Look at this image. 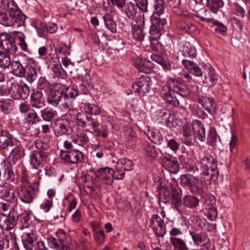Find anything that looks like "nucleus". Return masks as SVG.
I'll return each instance as SVG.
<instances>
[{
  "label": "nucleus",
  "instance_id": "f257e3e1",
  "mask_svg": "<svg viewBox=\"0 0 250 250\" xmlns=\"http://www.w3.org/2000/svg\"><path fill=\"white\" fill-rule=\"evenodd\" d=\"M26 16L13 0H0V23L6 26H24Z\"/></svg>",
  "mask_w": 250,
  "mask_h": 250
},
{
  "label": "nucleus",
  "instance_id": "f03ea898",
  "mask_svg": "<svg viewBox=\"0 0 250 250\" xmlns=\"http://www.w3.org/2000/svg\"><path fill=\"white\" fill-rule=\"evenodd\" d=\"M164 98L172 105L177 106L183 98H187L189 92L184 85L175 80H170L167 86L164 88Z\"/></svg>",
  "mask_w": 250,
  "mask_h": 250
},
{
  "label": "nucleus",
  "instance_id": "7ed1b4c3",
  "mask_svg": "<svg viewBox=\"0 0 250 250\" xmlns=\"http://www.w3.org/2000/svg\"><path fill=\"white\" fill-rule=\"evenodd\" d=\"M49 247L55 250H68V241L66 233L60 229L56 232L55 237L47 238Z\"/></svg>",
  "mask_w": 250,
  "mask_h": 250
},
{
  "label": "nucleus",
  "instance_id": "20e7f679",
  "mask_svg": "<svg viewBox=\"0 0 250 250\" xmlns=\"http://www.w3.org/2000/svg\"><path fill=\"white\" fill-rule=\"evenodd\" d=\"M35 145L38 150H34L31 151L30 157V164L32 167L36 169H38L41 167L42 162L46 160L47 157V154L40 150L39 146L42 145V142L41 140H38L35 142Z\"/></svg>",
  "mask_w": 250,
  "mask_h": 250
},
{
  "label": "nucleus",
  "instance_id": "39448f33",
  "mask_svg": "<svg viewBox=\"0 0 250 250\" xmlns=\"http://www.w3.org/2000/svg\"><path fill=\"white\" fill-rule=\"evenodd\" d=\"M151 80L147 75H143L138 78L135 83L132 85V89L134 92L138 93L143 96L146 93L149 92L150 88Z\"/></svg>",
  "mask_w": 250,
  "mask_h": 250
},
{
  "label": "nucleus",
  "instance_id": "423d86ee",
  "mask_svg": "<svg viewBox=\"0 0 250 250\" xmlns=\"http://www.w3.org/2000/svg\"><path fill=\"white\" fill-rule=\"evenodd\" d=\"M39 192L38 188L21 187L18 189V192L20 199L24 204H31L37 197Z\"/></svg>",
  "mask_w": 250,
  "mask_h": 250
},
{
  "label": "nucleus",
  "instance_id": "0eeeda50",
  "mask_svg": "<svg viewBox=\"0 0 250 250\" xmlns=\"http://www.w3.org/2000/svg\"><path fill=\"white\" fill-rule=\"evenodd\" d=\"M60 156L63 161L71 164H77L83 159V154L77 149L71 150H61Z\"/></svg>",
  "mask_w": 250,
  "mask_h": 250
},
{
  "label": "nucleus",
  "instance_id": "6e6552de",
  "mask_svg": "<svg viewBox=\"0 0 250 250\" xmlns=\"http://www.w3.org/2000/svg\"><path fill=\"white\" fill-rule=\"evenodd\" d=\"M149 223L156 234L163 237L166 233V227L163 220L158 215H152L149 219Z\"/></svg>",
  "mask_w": 250,
  "mask_h": 250
},
{
  "label": "nucleus",
  "instance_id": "1a4fd4ad",
  "mask_svg": "<svg viewBox=\"0 0 250 250\" xmlns=\"http://www.w3.org/2000/svg\"><path fill=\"white\" fill-rule=\"evenodd\" d=\"M201 167L207 170L208 166L211 167L210 179L216 180L219 176V171L217 167V161L211 155H207L204 157L201 161Z\"/></svg>",
  "mask_w": 250,
  "mask_h": 250
},
{
  "label": "nucleus",
  "instance_id": "9d476101",
  "mask_svg": "<svg viewBox=\"0 0 250 250\" xmlns=\"http://www.w3.org/2000/svg\"><path fill=\"white\" fill-rule=\"evenodd\" d=\"M17 216L14 212H10L8 215H0V227L2 230H11L16 225Z\"/></svg>",
  "mask_w": 250,
  "mask_h": 250
},
{
  "label": "nucleus",
  "instance_id": "9b49d317",
  "mask_svg": "<svg viewBox=\"0 0 250 250\" xmlns=\"http://www.w3.org/2000/svg\"><path fill=\"white\" fill-rule=\"evenodd\" d=\"M95 176L106 185H112L113 182L114 170L108 167L99 168L95 172Z\"/></svg>",
  "mask_w": 250,
  "mask_h": 250
},
{
  "label": "nucleus",
  "instance_id": "f8f14e48",
  "mask_svg": "<svg viewBox=\"0 0 250 250\" xmlns=\"http://www.w3.org/2000/svg\"><path fill=\"white\" fill-rule=\"evenodd\" d=\"M85 127L91 126L94 133L95 135L99 136H102L104 138L107 137V129L100 125V123L94 122L92 118L90 117H85Z\"/></svg>",
  "mask_w": 250,
  "mask_h": 250
},
{
  "label": "nucleus",
  "instance_id": "ddd939ff",
  "mask_svg": "<svg viewBox=\"0 0 250 250\" xmlns=\"http://www.w3.org/2000/svg\"><path fill=\"white\" fill-rule=\"evenodd\" d=\"M162 163L163 166L170 173H176L179 170V165L177 160L169 156H163Z\"/></svg>",
  "mask_w": 250,
  "mask_h": 250
},
{
  "label": "nucleus",
  "instance_id": "4468645a",
  "mask_svg": "<svg viewBox=\"0 0 250 250\" xmlns=\"http://www.w3.org/2000/svg\"><path fill=\"white\" fill-rule=\"evenodd\" d=\"M72 129L70 122L68 120H61L56 123L55 131L58 136L69 134L71 132Z\"/></svg>",
  "mask_w": 250,
  "mask_h": 250
},
{
  "label": "nucleus",
  "instance_id": "2eb2a0df",
  "mask_svg": "<svg viewBox=\"0 0 250 250\" xmlns=\"http://www.w3.org/2000/svg\"><path fill=\"white\" fill-rule=\"evenodd\" d=\"M63 97H66V95H64L62 91H51L48 94V103L54 107H56L59 103L62 105V103H64Z\"/></svg>",
  "mask_w": 250,
  "mask_h": 250
},
{
  "label": "nucleus",
  "instance_id": "dca6fc26",
  "mask_svg": "<svg viewBox=\"0 0 250 250\" xmlns=\"http://www.w3.org/2000/svg\"><path fill=\"white\" fill-rule=\"evenodd\" d=\"M14 145L13 136L7 131H0V149H5Z\"/></svg>",
  "mask_w": 250,
  "mask_h": 250
},
{
  "label": "nucleus",
  "instance_id": "f3484780",
  "mask_svg": "<svg viewBox=\"0 0 250 250\" xmlns=\"http://www.w3.org/2000/svg\"><path fill=\"white\" fill-rule=\"evenodd\" d=\"M151 25L150 26L149 32L152 35L155 33H158L161 30L164 29V25L166 24V21L161 19L159 17L153 15L151 17Z\"/></svg>",
  "mask_w": 250,
  "mask_h": 250
},
{
  "label": "nucleus",
  "instance_id": "a211bd4d",
  "mask_svg": "<svg viewBox=\"0 0 250 250\" xmlns=\"http://www.w3.org/2000/svg\"><path fill=\"white\" fill-rule=\"evenodd\" d=\"M205 80H203L204 83L207 84L208 86H213L216 83L218 77L215 72L213 68L210 66L207 67L204 71Z\"/></svg>",
  "mask_w": 250,
  "mask_h": 250
},
{
  "label": "nucleus",
  "instance_id": "6ab92c4d",
  "mask_svg": "<svg viewBox=\"0 0 250 250\" xmlns=\"http://www.w3.org/2000/svg\"><path fill=\"white\" fill-rule=\"evenodd\" d=\"M5 39H1V46L3 50L10 52L14 53L16 52L17 47L15 45L14 39L10 35H4Z\"/></svg>",
  "mask_w": 250,
  "mask_h": 250
},
{
  "label": "nucleus",
  "instance_id": "aec40b11",
  "mask_svg": "<svg viewBox=\"0 0 250 250\" xmlns=\"http://www.w3.org/2000/svg\"><path fill=\"white\" fill-rule=\"evenodd\" d=\"M192 130L194 131L196 138L202 142L205 141V128L199 121L195 120L193 122Z\"/></svg>",
  "mask_w": 250,
  "mask_h": 250
},
{
  "label": "nucleus",
  "instance_id": "412c9836",
  "mask_svg": "<svg viewBox=\"0 0 250 250\" xmlns=\"http://www.w3.org/2000/svg\"><path fill=\"white\" fill-rule=\"evenodd\" d=\"M191 126L189 124H185L183 126L182 142L187 146H191L193 144L192 138Z\"/></svg>",
  "mask_w": 250,
  "mask_h": 250
},
{
  "label": "nucleus",
  "instance_id": "4be33fe9",
  "mask_svg": "<svg viewBox=\"0 0 250 250\" xmlns=\"http://www.w3.org/2000/svg\"><path fill=\"white\" fill-rule=\"evenodd\" d=\"M133 167V163L131 160L126 158L119 159L116 163V168L120 171L131 170Z\"/></svg>",
  "mask_w": 250,
  "mask_h": 250
},
{
  "label": "nucleus",
  "instance_id": "5701e85b",
  "mask_svg": "<svg viewBox=\"0 0 250 250\" xmlns=\"http://www.w3.org/2000/svg\"><path fill=\"white\" fill-rule=\"evenodd\" d=\"M146 133L150 140L154 144L160 145L162 143L163 137L159 130L156 129H148Z\"/></svg>",
  "mask_w": 250,
  "mask_h": 250
},
{
  "label": "nucleus",
  "instance_id": "b1692460",
  "mask_svg": "<svg viewBox=\"0 0 250 250\" xmlns=\"http://www.w3.org/2000/svg\"><path fill=\"white\" fill-rule=\"evenodd\" d=\"M200 103L204 108L211 114L215 111V104L212 99L208 97H203L200 99Z\"/></svg>",
  "mask_w": 250,
  "mask_h": 250
},
{
  "label": "nucleus",
  "instance_id": "393cba45",
  "mask_svg": "<svg viewBox=\"0 0 250 250\" xmlns=\"http://www.w3.org/2000/svg\"><path fill=\"white\" fill-rule=\"evenodd\" d=\"M189 234L194 243L197 246L201 245L202 243H204L205 244V242L208 240V235L205 232L197 233L195 231H190Z\"/></svg>",
  "mask_w": 250,
  "mask_h": 250
},
{
  "label": "nucleus",
  "instance_id": "a878e982",
  "mask_svg": "<svg viewBox=\"0 0 250 250\" xmlns=\"http://www.w3.org/2000/svg\"><path fill=\"white\" fill-rule=\"evenodd\" d=\"M181 183L185 186L191 188L198 185V180L190 174H183L181 176Z\"/></svg>",
  "mask_w": 250,
  "mask_h": 250
},
{
  "label": "nucleus",
  "instance_id": "bb28decb",
  "mask_svg": "<svg viewBox=\"0 0 250 250\" xmlns=\"http://www.w3.org/2000/svg\"><path fill=\"white\" fill-rule=\"evenodd\" d=\"M0 196L6 201L11 203H16L18 200L14 190L9 188L1 189V193L0 194Z\"/></svg>",
  "mask_w": 250,
  "mask_h": 250
},
{
  "label": "nucleus",
  "instance_id": "cd10ccee",
  "mask_svg": "<svg viewBox=\"0 0 250 250\" xmlns=\"http://www.w3.org/2000/svg\"><path fill=\"white\" fill-rule=\"evenodd\" d=\"M150 58L153 61L161 65L166 71H170L171 70V64L162 56L157 54H152L151 55Z\"/></svg>",
  "mask_w": 250,
  "mask_h": 250
},
{
  "label": "nucleus",
  "instance_id": "c85d7f7f",
  "mask_svg": "<svg viewBox=\"0 0 250 250\" xmlns=\"http://www.w3.org/2000/svg\"><path fill=\"white\" fill-rule=\"evenodd\" d=\"M64 93V95H66V97H63L64 103H62V106L64 107H68L72 103V100L75 99L78 95L79 93L74 88L71 87L68 89L67 93Z\"/></svg>",
  "mask_w": 250,
  "mask_h": 250
},
{
  "label": "nucleus",
  "instance_id": "c756f323",
  "mask_svg": "<svg viewBox=\"0 0 250 250\" xmlns=\"http://www.w3.org/2000/svg\"><path fill=\"white\" fill-rule=\"evenodd\" d=\"M22 149L20 146H16L12 149L10 152L9 158L13 164H15L17 161L21 159L23 156Z\"/></svg>",
  "mask_w": 250,
  "mask_h": 250
},
{
  "label": "nucleus",
  "instance_id": "7c9ffc66",
  "mask_svg": "<svg viewBox=\"0 0 250 250\" xmlns=\"http://www.w3.org/2000/svg\"><path fill=\"white\" fill-rule=\"evenodd\" d=\"M40 112L43 120L47 122L51 121L57 115L56 111L48 107H44Z\"/></svg>",
  "mask_w": 250,
  "mask_h": 250
},
{
  "label": "nucleus",
  "instance_id": "2f4dec72",
  "mask_svg": "<svg viewBox=\"0 0 250 250\" xmlns=\"http://www.w3.org/2000/svg\"><path fill=\"white\" fill-rule=\"evenodd\" d=\"M170 241L173 247L178 250H188L184 240L178 237H170Z\"/></svg>",
  "mask_w": 250,
  "mask_h": 250
},
{
  "label": "nucleus",
  "instance_id": "473e14b6",
  "mask_svg": "<svg viewBox=\"0 0 250 250\" xmlns=\"http://www.w3.org/2000/svg\"><path fill=\"white\" fill-rule=\"evenodd\" d=\"M135 66L139 71L146 72L147 68H151L152 64L149 61H143L141 58H137L135 62Z\"/></svg>",
  "mask_w": 250,
  "mask_h": 250
},
{
  "label": "nucleus",
  "instance_id": "72a5a7b5",
  "mask_svg": "<svg viewBox=\"0 0 250 250\" xmlns=\"http://www.w3.org/2000/svg\"><path fill=\"white\" fill-rule=\"evenodd\" d=\"M224 5L222 0H207V5L214 13H217L218 10Z\"/></svg>",
  "mask_w": 250,
  "mask_h": 250
},
{
  "label": "nucleus",
  "instance_id": "f704fd0d",
  "mask_svg": "<svg viewBox=\"0 0 250 250\" xmlns=\"http://www.w3.org/2000/svg\"><path fill=\"white\" fill-rule=\"evenodd\" d=\"M12 69L14 74L18 77H22L25 75L26 71L19 62H14L12 63Z\"/></svg>",
  "mask_w": 250,
  "mask_h": 250
},
{
  "label": "nucleus",
  "instance_id": "c9c22d12",
  "mask_svg": "<svg viewBox=\"0 0 250 250\" xmlns=\"http://www.w3.org/2000/svg\"><path fill=\"white\" fill-rule=\"evenodd\" d=\"M11 64L10 56L7 52L0 51V67L6 68Z\"/></svg>",
  "mask_w": 250,
  "mask_h": 250
},
{
  "label": "nucleus",
  "instance_id": "e433bc0d",
  "mask_svg": "<svg viewBox=\"0 0 250 250\" xmlns=\"http://www.w3.org/2000/svg\"><path fill=\"white\" fill-rule=\"evenodd\" d=\"M122 134L124 138L128 141L134 142L136 141V133L128 126L125 125L123 126Z\"/></svg>",
  "mask_w": 250,
  "mask_h": 250
},
{
  "label": "nucleus",
  "instance_id": "4c0bfd02",
  "mask_svg": "<svg viewBox=\"0 0 250 250\" xmlns=\"http://www.w3.org/2000/svg\"><path fill=\"white\" fill-rule=\"evenodd\" d=\"M144 153L148 157L155 158L157 156L158 153L154 145L146 143L144 148Z\"/></svg>",
  "mask_w": 250,
  "mask_h": 250
},
{
  "label": "nucleus",
  "instance_id": "58836bf2",
  "mask_svg": "<svg viewBox=\"0 0 250 250\" xmlns=\"http://www.w3.org/2000/svg\"><path fill=\"white\" fill-rule=\"evenodd\" d=\"M72 141L74 143L80 146L84 145L87 141L88 138L85 133H80V134H73L72 135Z\"/></svg>",
  "mask_w": 250,
  "mask_h": 250
},
{
  "label": "nucleus",
  "instance_id": "ea45409f",
  "mask_svg": "<svg viewBox=\"0 0 250 250\" xmlns=\"http://www.w3.org/2000/svg\"><path fill=\"white\" fill-rule=\"evenodd\" d=\"M124 7L125 13L128 18H132L136 14L135 6L133 2L125 3Z\"/></svg>",
  "mask_w": 250,
  "mask_h": 250
},
{
  "label": "nucleus",
  "instance_id": "a19ab883",
  "mask_svg": "<svg viewBox=\"0 0 250 250\" xmlns=\"http://www.w3.org/2000/svg\"><path fill=\"white\" fill-rule=\"evenodd\" d=\"M105 25L107 28L112 32L115 33L116 32V25L114 21L108 15H104L103 17Z\"/></svg>",
  "mask_w": 250,
  "mask_h": 250
},
{
  "label": "nucleus",
  "instance_id": "79ce46f5",
  "mask_svg": "<svg viewBox=\"0 0 250 250\" xmlns=\"http://www.w3.org/2000/svg\"><path fill=\"white\" fill-rule=\"evenodd\" d=\"M182 54L186 57L191 58H195L197 56V51L194 46L188 44L182 51Z\"/></svg>",
  "mask_w": 250,
  "mask_h": 250
},
{
  "label": "nucleus",
  "instance_id": "37998d69",
  "mask_svg": "<svg viewBox=\"0 0 250 250\" xmlns=\"http://www.w3.org/2000/svg\"><path fill=\"white\" fill-rule=\"evenodd\" d=\"M213 25L212 26L214 32L216 34L225 35L227 32V28L222 23L218 21H213Z\"/></svg>",
  "mask_w": 250,
  "mask_h": 250
},
{
  "label": "nucleus",
  "instance_id": "c03bdc74",
  "mask_svg": "<svg viewBox=\"0 0 250 250\" xmlns=\"http://www.w3.org/2000/svg\"><path fill=\"white\" fill-rule=\"evenodd\" d=\"M84 108L87 113L92 115H98L101 112L99 107L94 104H86Z\"/></svg>",
  "mask_w": 250,
  "mask_h": 250
},
{
  "label": "nucleus",
  "instance_id": "a18cd8bd",
  "mask_svg": "<svg viewBox=\"0 0 250 250\" xmlns=\"http://www.w3.org/2000/svg\"><path fill=\"white\" fill-rule=\"evenodd\" d=\"M25 76L29 82L32 83L34 81L37 76V72L35 68L32 66H29Z\"/></svg>",
  "mask_w": 250,
  "mask_h": 250
},
{
  "label": "nucleus",
  "instance_id": "49530a36",
  "mask_svg": "<svg viewBox=\"0 0 250 250\" xmlns=\"http://www.w3.org/2000/svg\"><path fill=\"white\" fill-rule=\"evenodd\" d=\"M184 203L189 208H194L198 205V200L194 196H186L184 198Z\"/></svg>",
  "mask_w": 250,
  "mask_h": 250
},
{
  "label": "nucleus",
  "instance_id": "de8ad7c7",
  "mask_svg": "<svg viewBox=\"0 0 250 250\" xmlns=\"http://www.w3.org/2000/svg\"><path fill=\"white\" fill-rule=\"evenodd\" d=\"M154 7L158 16L163 14L165 8L164 0H155L154 2Z\"/></svg>",
  "mask_w": 250,
  "mask_h": 250
},
{
  "label": "nucleus",
  "instance_id": "09e8293b",
  "mask_svg": "<svg viewBox=\"0 0 250 250\" xmlns=\"http://www.w3.org/2000/svg\"><path fill=\"white\" fill-rule=\"evenodd\" d=\"M1 165L4 170L5 174H7L9 178H11L12 176L14 175L11 162L3 161L1 163Z\"/></svg>",
  "mask_w": 250,
  "mask_h": 250
},
{
  "label": "nucleus",
  "instance_id": "8fccbe9b",
  "mask_svg": "<svg viewBox=\"0 0 250 250\" xmlns=\"http://www.w3.org/2000/svg\"><path fill=\"white\" fill-rule=\"evenodd\" d=\"M229 6L234 7V13L237 16L242 18L245 17L246 14L245 10L244 8L237 2V1L235 2L234 4H232Z\"/></svg>",
  "mask_w": 250,
  "mask_h": 250
},
{
  "label": "nucleus",
  "instance_id": "3c124183",
  "mask_svg": "<svg viewBox=\"0 0 250 250\" xmlns=\"http://www.w3.org/2000/svg\"><path fill=\"white\" fill-rule=\"evenodd\" d=\"M179 121L176 118L175 115L173 114H170L168 118L166 121V124L168 127H175L178 126Z\"/></svg>",
  "mask_w": 250,
  "mask_h": 250
},
{
  "label": "nucleus",
  "instance_id": "603ef678",
  "mask_svg": "<svg viewBox=\"0 0 250 250\" xmlns=\"http://www.w3.org/2000/svg\"><path fill=\"white\" fill-rule=\"evenodd\" d=\"M52 205V199H45L41 204L40 208L45 213H47L51 208Z\"/></svg>",
  "mask_w": 250,
  "mask_h": 250
},
{
  "label": "nucleus",
  "instance_id": "864d4df0",
  "mask_svg": "<svg viewBox=\"0 0 250 250\" xmlns=\"http://www.w3.org/2000/svg\"><path fill=\"white\" fill-rule=\"evenodd\" d=\"M94 240L99 244H103L105 241V236L103 230L96 231L94 234Z\"/></svg>",
  "mask_w": 250,
  "mask_h": 250
},
{
  "label": "nucleus",
  "instance_id": "5fc2aeb1",
  "mask_svg": "<svg viewBox=\"0 0 250 250\" xmlns=\"http://www.w3.org/2000/svg\"><path fill=\"white\" fill-rule=\"evenodd\" d=\"M18 89L19 94L23 98H26L29 94V88L26 84H24V85H19Z\"/></svg>",
  "mask_w": 250,
  "mask_h": 250
},
{
  "label": "nucleus",
  "instance_id": "6e6d98bb",
  "mask_svg": "<svg viewBox=\"0 0 250 250\" xmlns=\"http://www.w3.org/2000/svg\"><path fill=\"white\" fill-rule=\"evenodd\" d=\"M167 146L173 151L176 152L179 149V144L173 139L167 138Z\"/></svg>",
  "mask_w": 250,
  "mask_h": 250
},
{
  "label": "nucleus",
  "instance_id": "4d7b16f0",
  "mask_svg": "<svg viewBox=\"0 0 250 250\" xmlns=\"http://www.w3.org/2000/svg\"><path fill=\"white\" fill-rule=\"evenodd\" d=\"M30 104L33 110L40 111L45 106L44 101H30Z\"/></svg>",
  "mask_w": 250,
  "mask_h": 250
},
{
  "label": "nucleus",
  "instance_id": "13d9d810",
  "mask_svg": "<svg viewBox=\"0 0 250 250\" xmlns=\"http://www.w3.org/2000/svg\"><path fill=\"white\" fill-rule=\"evenodd\" d=\"M126 0H107L110 6H116L119 9H123Z\"/></svg>",
  "mask_w": 250,
  "mask_h": 250
},
{
  "label": "nucleus",
  "instance_id": "bf43d9fd",
  "mask_svg": "<svg viewBox=\"0 0 250 250\" xmlns=\"http://www.w3.org/2000/svg\"><path fill=\"white\" fill-rule=\"evenodd\" d=\"M13 102V101L12 100H7L2 103V109L5 113L8 114L9 112L10 111V108L12 107Z\"/></svg>",
  "mask_w": 250,
  "mask_h": 250
},
{
  "label": "nucleus",
  "instance_id": "052dcab7",
  "mask_svg": "<svg viewBox=\"0 0 250 250\" xmlns=\"http://www.w3.org/2000/svg\"><path fill=\"white\" fill-rule=\"evenodd\" d=\"M30 101H44L42 93L39 91H34L31 95Z\"/></svg>",
  "mask_w": 250,
  "mask_h": 250
},
{
  "label": "nucleus",
  "instance_id": "680f3d73",
  "mask_svg": "<svg viewBox=\"0 0 250 250\" xmlns=\"http://www.w3.org/2000/svg\"><path fill=\"white\" fill-rule=\"evenodd\" d=\"M217 141L216 133L213 131H210L207 137V143L211 146H213Z\"/></svg>",
  "mask_w": 250,
  "mask_h": 250
},
{
  "label": "nucleus",
  "instance_id": "e2e57ef3",
  "mask_svg": "<svg viewBox=\"0 0 250 250\" xmlns=\"http://www.w3.org/2000/svg\"><path fill=\"white\" fill-rule=\"evenodd\" d=\"M138 8L144 12L147 11V0H135Z\"/></svg>",
  "mask_w": 250,
  "mask_h": 250
},
{
  "label": "nucleus",
  "instance_id": "0e129e2a",
  "mask_svg": "<svg viewBox=\"0 0 250 250\" xmlns=\"http://www.w3.org/2000/svg\"><path fill=\"white\" fill-rule=\"evenodd\" d=\"M50 66L52 70L56 73H59L61 72L62 68L61 63L58 60L50 62Z\"/></svg>",
  "mask_w": 250,
  "mask_h": 250
},
{
  "label": "nucleus",
  "instance_id": "69168bd1",
  "mask_svg": "<svg viewBox=\"0 0 250 250\" xmlns=\"http://www.w3.org/2000/svg\"><path fill=\"white\" fill-rule=\"evenodd\" d=\"M59 51L64 56H67L70 54V47L65 44H62L59 48Z\"/></svg>",
  "mask_w": 250,
  "mask_h": 250
},
{
  "label": "nucleus",
  "instance_id": "338daca9",
  "mask_svg": "<svg viewBox=\"0 0 250 250\" xmlns=\"http://www.w3.org/2000/svg\"><path fill=\"white\" fill-rule=\"evenodd\" d=\"M85 116L82 113L77 116V118L75 120L76 124L80 126L85 127Z\"/></svg>",
  "mask_w": 250,
  "mask_h": 250
},
{
  "label": "nucleus",
  "instance_id": "774afa93",
  "mask_svg": "<svg viewBox=\"0 0 250 250\" xmlns=\"http://www.w3.org/2000/svg\"><path fill=\"white\" fill-rule=\"evenodd\" d=\"M189 72L193 75L197 77L202 76L204 72H202L201 69L196 64L194 65Z\"/></svg>",
  "mask_w": 250,
  "mask_h": 250
}]
</instances>
